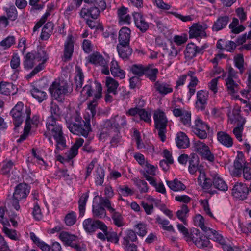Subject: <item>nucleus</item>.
I'll return each instance as SVG.
<instances>
[{
	"mask_svg": "<svg viewBox=\"0 0 251 251\" xmlns=\"http://www.w3.org/2000/svg\"><path fill=\"white\" fill-rule=\"evenodd\" d=\"M158 72V69L156 68L146 67L144 74L146 75L151 80L154 81L156 79V75Z\"/></svg>",
	"mask_w": 251,
	"mask_h": 251,
	"instance_id": "obj_50",
	"label": "nucleus"
},
{
	"mask_svg": "<svg viewBox=\"0 0 251 251\" xmlns=\"http://www.w3.org/2000/svg\"><path fill=\"white\" fill-rule=\"evenodd\" d=\"M235 121H239L241 123V125L240 126H238L237 127H236L233 129V132L235 135L236 138L239 141H242V132L243 129V126L245 123V120L240 115H237L235 117Z\"/></svg>",
	"mask_w": 251,
	"mask_h": 251,
	"instance_id": "obj_30",
	"label": "nucleus"
},
{
	"mask_svg": "<svg viewBox=\"0 0 251 251\" xmlns=\"http://www.w3.org/2000/svg\"><path fill=\"white\" fill-rule=\"evenodd\" d=\"M195 225L196 226L200 227L205 233L208 232V230L209 227H207L204 226L203 217L198 214L196 215L194 220Z\"/></svg>",
	"mask_w": 251,
	"mask_h": 251,
	"instance_id": "obj_48",
	"label": "nucleus"
},
{
	"mask_svg": "<svg viewBox=\"0 0 251 251\" xmlns=\"http://www.w3.org/2000/svg\"><path fill=\"white\" fill-rule=\"evenodd\" d=\"M103 202V206L111 214V218L113 223L118 227H121L124 225L123 218L122 215L118 212L116 211L115 209L112 207L111 202L107 199H102Z\"/></svg>",
	"mask_w": 251,
	"mask_h": 251,
	"instance_id": "obj_11",
	"label": "nucleus"
},
{
	"mask_svg": "<svg viewBox=\"0 0 251 251\" xmlns=\"http://www.w3.org/2000/svg\"><path fill=\"white\" fill-rule=\"evenodd\" d=\"M193 241L199 248H203L208 247L209 240L204 236L197 229H194L190 233V236L187 238V242Z\"/></svg>",
	"mask_w": 251,
	"mask_h": 251,
	"instance_id": "obj_9",
	"label": "nucleus"
},
{
	"mask_svg": "<svg viewBox=\"0 0 251 251\" xmlns=\"http://www.w3.org/2000/svg\"><path fill=\"white\" fill-rule=\"evenodd\" d=\"M105 86L107 91L114 95L117 94V88L119 86L118 82L110 77H107L105 80Z\"/></svg>",
	"mask_w": 251,
	"mask_h": 251,
	"instance_id": "obj_28",
	"label": "nucleus"
},
{
	"mask_svg": "<svg viewBox=\"0 0 251 251\" xmlns=\"http://www.w3.org/2000/svg\"><path fill=\"white\" fill-rule=\"evenodd\" d=\"M249 193V188L246 184L243 183H236L233 189L232 194L234 197L241 200L247 198Z\"/></svg>",
	"mask_w": 251,
	"mask_h": 251,
	"instance_id": "obj_13",
	"label": "nucleus"
},
{
	"mask_svg": "<svg viewBox=\"0 0 251 251\" xmlns=\"http://www.w3.org/2000/svg\"><path fill=\"white\" fill-rule=\"evenodd\" d=\"M209 93L208 91L200 90L197 93L196 108L201 111L204 110L207 103Z\"/></svg>",
	"mask_w": 251,
	"mask_h": 251,
	"instance_id": "obj_15",
	"label": "nucleus"
},
{
	"mask_svg": "<svg viewBox=\"0 0 251 251\" xmlns=\"http://www.w3.org/2000/svg\"><path fill=\"white\" fill-rule=\"evenodd\" d=\"M36 63L33 52H28L26 54L24 62V67L25 69H32Z\"/></svg>",
	"mask_w": 251,
	"mask_h": 251,
	"instance_id": "obj_39",
	"label": "nucleus"
},
{
	"mask_svg": "<svg viewBox=\"0 0 251 251\" xmlns=\"http://www.w3.org/2000/svg\"><path fill=\"white\" fill-rule=\"evenodd\" d=\"M65 223L68 226H72L76 221V214L74 212H71L67 214L64 219Z\"/></svg>",
	"mask_w": 251,
	"mask_h": 251,
	"instance_id": "obj_55",
	"label": "nucleus"
},
{
	"mask_svg": "<svg viewBox=\"0 0 251 251\" xmlns=\"http://www.w3.org/2000/svg\"><path fill=\"white\" fill-rule=\"evenodd\" d=\"M209 129L208 125L199 118L195 120L194 125L192 126L193 132L201 139L207 137Z\"/></svg>",
	"mask_w": 251,
	"mask_h": 251,
	"instance_id": "obj_6",
	"label": "nucleus"
},
{
	"mask_svg": "<svg viewBox=\"0 0 251 251\" xmlns=\"http://www.w3.org/2000/svg\"><path fill=\"white\" fill-rule=\"evenodd\" d=\"M127 123L125 116H116L114 118L106 120L104 121L102 126H104V130L103 132L105 135L106 134L107 129H112V128L118 129L119 130L121 127H125L126 126Z\"/></svg>",
	"mask_w": 251,
	"mask_h": 251,
	"instance_id": "obj_5",
	"label": "nucleus"
},
{
	"mask_svg": "<svg viewBox=\"0 0 251 251\" xmlns=\"http://www.w3.org/2000/svg\"><path fill=\"white\" fill-rule=\"evenodd\" d=\"M189 212V209L186 205H183L180 210L176 212V216L184 224H186V214Z\"/></svg>",
	"mask_w": 251,
	"mask_h": 251,
	"instance_id": "obj_51",
	"label": "nucleus"
},
{
	"mask_svg": "<svg viewBox=\"0 0 251 251\" xmlns=\"http://www.w3.org/2000/svg\"><path fill=\"white\" fill-rule=\"evenodd\" d=\"M226 82L227 91L229 94H233L238 91L239 85L234 80L226 78Z\"/></svg>",
	"mask_w": 251,
	"mask_h": 251,
	"instance_id": "obj_42",
	"label": "nucleus"
},
{
	"mask_svg": "<svg viewBox=\"0 0 251 251\" xmlns=\"http://www.w3.org/2000/svg\"><path fill=\"white\" fill-rule=\"evenodd\" d=\"M76 75L75 78V84L76 90L79 91L82 88L83 85L84 75L82 70L80 67H76Z\"/></svg>",
	"mask_w": 251,
	"mask_h": 251,
	"instance_id": "obj_36",
	"label": "nucleus"
},
{
	"mask_svg": "<svg viewBox=\"0 0 251 251\" xmlns=\"http://www.w3.org/2000/svg\"><path fill=\"white\" fill-rule=\"evenodd\" d=\"M189 171L190 174H194L199 169V160L197 154H192L189 160Z\"/></svg>",
	"mask_w": 251,
	"mask_h": 251,
	"instance_id": "obj_34",
	"label": "nucleus"
},
{
	"mask_svg": "<svg viewBox=\"0 0 251 251\" xmlns=\"http://www.w3.org/2000/svg\"><path fill=\"white\" fill-rule=\"evenodd\" d=\"M234 62L235 66L239 70L241 74H242L244 71V58L242 54H238L234 58Z\"/></svg>",
	"mask_w": 251,
	"mask_h": 251,
	"instance_id": "obj_56",
	"label": "nucleus"
},
{
	"mask_svg": "<svg viewBox=\"0 0 251 251\" xmlns=\"http://www.w3.org/2000/svg\"><path fill=\"white\" fill-rule=\"evenodd\" d=\"M206 233H207V235L211 239L219 242L221 244H224L225 240L223 236L221 234H219L216 230L209 228H208V232Z\"/></svg>",
	"mask_w": 251,
	"mask_h": 251,
	"instance_id": "obj_45",
	"label": "nucleus"
},
{
	"mask_svg": "<svg viewBox=\"0 0 251 251\" xmlns=\"http://www.w3.org/2000/svg\"><path fill=\"white\" fill-rule=\"evenodd\" d=\"M72 89L69 87L68 84L64 81L58 83L53 82L49 88V91L52 97L59 102H63L65 97L71 93Z\"/></svg>",
	"mask_w": 251,
	"mask_h": 251,
	"instance_id": "obj_3",
	"label": "nucleus"
},
{
	"mask_svg": "<svg viewBox=\"0 0 251 251\" xmlns=\"http://www.w3.org/2000/svg\"><path fill=\"white\" fill-rule=\"evenodd\" d=\"M191 114L190 112L185 111L180 117L181 122L186 126L189 127L191 125Z\"/></svg>",
	"mask_w": 251,
	"mask_h": 251,
	"instance_id": "obj_61",
	"label": "nucleus"
},
{
	"mask_svg": "<svg viewBox=\"0 0 251 251\" xmlns=\"http://www.w3.org/2000/svg\"><path fill=\"white\" fill-rule=\"evenodd\" d=\"M104 194L106 196L105 197H102L101 196H96L94 198V202L97 201L98 199L101 201V203L103 205V202L102 199H107L110 201L109 199L113 197L114 196V193L112 187L110 186H106L104 189Z\"/></svg>",
	"mask_w": 251,
	"mask_h": 251,
	"instance_id": "obj_43",
	"label": "nucleus"
},
{
	"mask_svg": "<svg viewBox=\"0 0 251 251\" xmlns=\"http://www.w3.org/2000/svg\"><path fill=\"white\" fill-rule=\"evenodd\" d=\"M211 176L214 188L223 192H226L228 190L227 184L218 174L213 173Z\"/></svg>",
	"mask_w": 251,
	"mask_h": 251,
	"instance_id": "obj_19",
	"label": "nucleus"
},
{
	"mask_svg": "<svg viewBox=\"0 0 251 251\" xmlns=\"http://www.w3.org/2000/svg\"><path fill=\"white\" fill-rule=\"evenodd\" d=\"M145 67L142 65L134 64L130 68L131 71L138 76H141L144 74Z\"/></svg>",
	"mask_w": 251,
	"mask_h": 251,
	"instance_id": "obj_58",
	"label": "nucleus"
},
{
	"mask_svg": "<svg viewBox=\"0 0 251 251\" xmlns=\"http://www.w3.org/2000/svg\"><path fill=\"white\" fill-rule=\"evenodd\" d=\"M23 108V103L22 102H19L10 111V114L13 119L15 129L19 127L24 121L25 111Z\"/></svg>",
	"mask_w": 251,
	"mask_h": 251,
	"instance_id": "obj_8",
	"label": "nucleus"
},
{
	"mask_svg": "<svg viewBox=\"0 0 251 251\" xmlns=\"http://www.w3.org/2000/svg\"><path fill=\"white\" fill-rule=\"evenodd\" d=\"M164 53L171 58L176 57L178 54L177 49L174 45H171L170 47L163 48Z\"/></svg>",
	"mask_w": 251,
	"mask_h": 251,
	"instance_id": "obj_60",
	"label": "nucleus"
},
{
	"mask_svg": "<svg viewBox=\"0 0 251 251\" xmlns=\"http://www.w3.org/2000/svg\"><path fill=\"white\" fill-rule=\"evenodd\" d=\"M12 87V84L11 83L1 82L0 83V93L5 95H9Z\"/></svg>",
	"mask_w": 251,
	"mask_h": 251,
	"instance_id": "obj_57",
	"label": "nucleus"
},
{
	"mask_svg": "<svg viewBox=\"0 0 251 251\" xmlns=\"http://www.w3.org/2000/svg\"><path fill=\"white\" fill-rule=\"evenodd\" d=\"M136 233L140 236L143 237L147 233V226L145 224L139 223L135 226Z\"/></svg>",
	"mask_w": 251,
	"mask_h": 251,
	"instance_id": "obj_63",
	"label": "nucleus"
},
{
	"mask_svg": "<svg viewBox=\"0 0 251 251\" xmlns=\"http://www.w3.org/2000/svg\"><path fill=\"white\" fill-rule=\"evenodd\" d=\"M229 21V18L227 16L219 17L214 22L212 29L214 31H218L226 27Z\"/></svg>",
	"mask_w": 251,
	"mask_h": 251,
	"instance_id": "obj_25",
	"label": "nucleus"
},
{
	"mask_svg": "<svg viewBox=\"0 0 251 251\" xmlns=\"http://www.w3.org/2000/svg\"><path fill=\"white\" fill-rule=\"evenodd\" d=\"M135 184L141 193H146L148 191V185L145 181L141 179H137L135 181Z\"/></svg>",
	"mask_w": 251,
	"mask_h": 251,
	"instance_id": "obj_64",
	"label": "nucleus"
},
{
	"mask_svg": "<svg viewBox=\"0 0 251 251\" xmlns=\"http://www.w3.org/2000/svg\"><path fill=\"white\" fill-rule=\"evenodd\" d=\"M127 8L125 7H122L117 11L119 23L130 24L131 17L127 14Z\"/></svg>",
	"mask_w": 251,
	"mask_h": 251,
	"instance_id": "obj_29",
	"label": "nucleus"
},
{
	"mask_svg": "<svg viewBox=\"0 0 251 251\" xmlns=\"http://www.w3.org/2000/svg\"><path fill=\"white\" fill-rule=\"evenodd\" d=\"M117 191L119 195H123L124 197L131 196L134 193L133 191L127 185L119 186Z\"/></svg>",
	"mask_w": 251,
	"mask_h": 251,
	"instance_id": "obj_53",
	"label": "nucleus"
},
{
	"mask_svg": "<svg viewBox=\"0 0 251 251\" xmlns=\"http://www.w3.org/2000/svg\"><path fill=\"white\" fill-rule=\"evenodd\" d=\"M217 139L221 144L226 147L230 148L233 146V141L232 138L225 132H218L217 133Z\"/></svg>",
	"mask_w": 251,
	"mask_h": 251,
	"instance_id": "obj_23",
	"label": "nucleus"
},
{
	"mask_svg": "<svg viewBox=\"0 0 251 251\" xmlns=\"http://www.w3.org/2000/svg\"><path fill=\"white\" fill-rule=\"evenodd\" d=\"M59 238L65 245L69 246L72 245V243L76 240V236L63 231L60 233Z\"/></svg>",
	"mask_w": 251,
	"mask_h": 251,
	"instance_id": "obj_38",
	"label": "nucleus"
},
{
	"mask_svg": "<svg viewBox=\"0 0 251 251\" xmlns=\"http://www.w3.org/2000/svg\"><path fill=\"white\" fill-rule=\"evenodd\" d=\"M73 51L74 43L72 36L69 35L64 44V57L65 61L69 60L71 58Z\"/></svg>",
	"mask_w": 251,
	"mask_h": 251,
	"instance_id": "obj_20",
	"label": "nucleus"
},
{
	"mask_svg": "<svg viewBox=\"0 0 251 251\" xmlns=\"http://www.w3.org/2000/svg\"><path fill=\"white\" fill-rule=\"evenodd\" d=\"M167 184L170 189L174 191H180L184 190L186 186L177 179H175L173 181H166Z\"/></svg>",
	"mask_w": 251,
	"mask_h": 251,
	"instance_id": "obj_33",
	"label": "nucleus"
},
{
	"mask_svg": "<svg viewBox=\"0 0 251 251\" xmlns=\"http://www.w3.org/2000/svg\"><path fill=\"white\" fill-rule=\"evenodd\" d=\"M30 93L33 97L36 99L39 102H42L47 98L46 92L36 87L32 88L30 90Z\"/></svg>",
	"mask_w": 251,
	"mask_h": 251,
	"instance_id": "obj_35",
	"label": "nucleus"
},
{
	"mask_svg": "<svg viewBox=\"0 0 251 251\" xmlns=\"http://www.w3.org/2000/svg\"><path fill=\"white\" fill-rule=\"evenodd\" d=\"M156 222L162 225L163 228L167 231L175 232V230L171 225H169V221L166 219H162L159 216L156 218Z\"/></svg>",
	"mask_w": 251,
	"mask_h": 251,
	"instance_id": "obj_49",
	"label": "nucleus"
},
{
	"mask_svg": "<svg viewBox=\"0 0 251 251\" xmlns=\"http://www.w3.org/2000/svg\"><path fill=\"white\" fill-rule=\"evenodd\" d=\"M244 160L243 158H240L238 156L236 158L234 162V173L237 176L241 174L242 171L243 170Z\"/></svg>",
	"mask_w": 251,
	"mask_h": 251,
	"instance_id": "obj_46",
	"label": "nucleus"
},
{
	"mask_svg": "<svg viewBox=\"0 0 251 251\" xmlns=\"http://www.w3.org/2000/svg\"><path fill=\"white\" fill-rule=\"evenodd\" d=\"M33 53L37 63L41 61L40 64L44 65L48 59L46 52L42 49L38 50L37 52H33Z\"/></svg>",
	"mask_w": 251,
	"mask_h": 251,
	"instance_id": "obj_41",
	"label": "nucleus"
},
{
	"mask_svg": "<svg viewBox=\"0 0 251 251\" xmlns=\"http://www.w3.org/2000/svg\"><path fill=\"white\" fill-rule=\"evenodd\" d=\"M131 31L127 27L122 28L119 32V44L118 45H129Z\"/></svg>",
	"mask_w": 251,
	"mask_h": 251,
	"instance_id": "obj_21",
	"label": "nucleus"
},
{
	"mask_svg": "<svg viewBox=\"0 0 251 251\" xmlns=\"http://www.w3.org/2000/svg\"><path fill=\"white\" fill-rule=\"evenodd\" d=\"M104 206L100 201V203H95L93 201L92 206V213L94 217L98 219H103L106 217V213Z\"/></svg>",
	"mask_w": 251,
	"mask_h": 251,
	"instance_id": "obj_22",
	"label": "nucleus"
},
{
	"mask_svg": "<svg viewBox=\"0 0 251 251\" xmlns=\"http://www.w3.org/2000/svg\"><path fill=\"white\" fill-rule=\"evenodd\" d=\"M208 28L205 23L200 24L199 23H193L189 28V38L205 37L206 36L205 30Z\"/></svg>",
	"mask_w": 251,
	"mask_h": 251,
	"instance_id": "obj_12",
	"label": "nucleus"
},
{
	"mask_svg": "<svg viewBox=\"0 0 251 251\" xmlns=\"http://www.w3.org/2000/svg\"><path fill=\"white\" fill-rule=\"evenodd\" d=\"M198 184L204 189H209L212 185V181L209 178H206L204 173L200 171V174L198 178Z\"/></svg>",
	"mask_w": 251,
	"mask_h": 251,
	"instance_id": "obj_32",
	"label": "nucleus"
},
{
	"mask_svg": "<svg viewBox=\"0 0 251 251\" xmlns=\"http://www.w3.org/2000/svg\"><path fill=\"white\" fill-rule=\"evenodd\" d=\"M103 232H105L106 239L108 241L113 242L115 244H117L119 241V237L116 232L113 231H108L107 230V227L106 226L105 231H102Z\"/></svg>",
	"mask_w": 251,
	"mask_h": 251,
	"instance_id": "obj_54",
	"label": "nucleus"
},
{
	"mask_svg": "<svg viewBox=\"0 0 251 251\" xmlns=\"http://www.w3.org/2000/svg\"><path fill=\"white\" fill-rule=\"evenodd\" d=\"M25 113H26V120H25V124L24 127V133L23 134L21 135L20 137L22 139L25 140L27 137V135L30 130L31 126V122L32 121L30 119V115H31V110L29 108H26L25 110Z\"/></svg>",
	"mask_w": 251,
	"mask_h": 251,
	"instance_id": "obj_31",
	"label": "nucleus"
},
{
	"mask_svg": "<svg viewBox=\"0 0 251 251\" xmlns=\"http://www.w3.org/2000/svg\"><path fill=\"white\" fill-rule=\"evenodd\" d=\"M66 123L70 131L74 134L87 137L91 130L90 121H84L77 113L67 117Z\"/></svg>",
	"mask_w": 251,
	"mask_h": 251,
	"instance_id": "obj_2",
	"label": "nucleus"
},
{
	"mask_svg": "<svg viewBox=\"0 0 251 251\" xmlns=\"http://www.w3.org/2000/svg\"><path fill=\"white\" fill-rule=\"evenodd\" d=\"M153 119L155 128L158 130V136L161 141L164 142L166 139L167 118L163 111L157 110L154 112Z\"/></svg>",
	"mask_w": 251,
	"mask_h": 251,
	"instance_id": "obj_4",
	"label": "nucleus"
},
{
	"mask_svg": "<svg viewBox=\"0 0 251 251\" xmlns=\"http://www.w3.org/2000/svg\"><path fill=\"white\" fill-rule=\"evenodd\" d=\"M117 50L119 56L125 60L129 58L132 52V50L129 45H117Z\"/></svg>",
	"mask_w": 251,
	"mask_h": 251,
	"instance_id": "obj_24",
	"label": "nucleus"
},
{
	"mask_svg": "<svg viewBox=\"0 0 251 251\" xmlns=\"http://www.w3.org/2000/svg\"><path fill=\"white\" fill-rule=\"evenodd\" d=\"M106 134L105 135L103 131L104 130V126H101L100 132V139L101 140L105 139L108 137H111L110 143L111 146L116 147L121 144L122 142V136L120 131L118 129L112 128V129H107Z\"/></svg>",
	"mask_w": 251,
	"mask_h": 251,
	"instance_id": "obj_7",
	"label": "nucleus"
},
{
	"mask_svg": "<svg viewBox=\"0 0 251 251\" xmlns=\"http://www.w3.org/2000/svg\"><path fill=\"white\" fill-rule=\"evenodd\" d=\"M53 24L51 22H49L45 24L42 29L40 36L41 39L47 40L50 37L51 33L53 31Z\"/></svg>",
	"mask_w": 251,
	"mask_h": 251,
	"instance_id": "obj_37",
	"label": "nucleus"
},
{
	"mask_svg": "<svg viewBox=\"0 0 251 251\" xmlns=\"http://www.w3.org/2000/svg\"><path fill=\"white\" fill-rule=\"evenodd\" d=\"M89 197L88 192L83 194L78 201L80 216H83L85 211V206Z\"/></svg>",
	"mask_w": 251,
	"mask_h": 251,
	"instance_id": "obj_40",
	"label": "nucleus"
},
{
	"mask_svg": "<svg viewBox=\"0 0 251 251\" xmlns=\"http://www.w3.org/2000/svg\"><path fill=\"white\" fill-rule=\"evenodd\" d=\"M133 16L136 26L141 32H145L149 29V25L145 21L143 15L139 12H134Z\"/></svg>",
	"mask_w": 251,
	"mask_h": 251,
	"instance_id": "obj_17",
	"label": "nucleus"
},
{
	"mask_svg": "<svg viewBox=\"0 0 251 251\" xmlns=\"http://www.w3.org/2000/svg\"><path fill=\"white\" fill-rule=\"evenodd\" d=\"M30 192V187L25 183H20L15 188L14 198L21 200L25 199Z\"/></svg>",
	"mask_w": 251,
	"mask_h": 251,
	"instance_id": "obj_16",
	"label": "nucleus"
},
{
	"mask_svg": "<svg viewBox=\"0 0 251 251\" xmlns=\"http://www.w3.org/2000/svg\"><path fill=\"white\" fill-rule=\"evenodd\" d=\"M154 88L159 93L164 95L173 91V89L170 85L165 82H156L154 84Z\"/></svg>",
	"mask_w": 251,
	"mask_h": 251,
	"instance_id": "obj_27",
	"label": "nucleus"
},
{
	"mask_svg": "<svg viewBox=\"0 0 251 251\" xmlns=\"http://www.w3.org/2000/svg\"><path fill=\"white\" fill-rule=\"evenodd\" d=\"M50 113L51 115L50 117H53V118L57 119V120H59L62 111L57 105L52 104L51 105Z\"/></svg>",
	"mask_w": 251,
	"mask_h": 251,
	"instance_id": "obj_59",
	"label": "nucleus"
},
{
	"mask_svg": "<svg viewBox=\"0 0 251 251\" xmlns=\"http://www.w3.org/2000/svg\"><path fill=\"white\" fill-rule=\"evenodd\" d=\"M101 11H102L101 8L97 5L90 7L85 6L81 9L80 14L82 18L91 17L93 19H97Z\"/></svg>",
	"mask_w": 251,
	"mask_h": 251,
	"instance_id": "obj_18",
	"label": "nucleus"
},
{
	"mask_svg": "<svg viewBox=\"0 0 251 251\" xmlns=\"http://www.w3.org/2000/svg\"><path fill=\"white\" fill-rule=\"evenodd\" d=\"M90 62L100 66H104L106 63L103 56L98 53H93L90 56Z\"/></svg>",
	"mask_w": 251,
	"mask_h": 251,
	"instance_id": "obj_44",
	"label": "nucleus"
},
{
	"mask_svg": "<svg viewBox=\"0 0 251 251\" xmlns=\"http://www.w3.org/2000/svg\"><path fill=\"white\" fill-rule=\"evenodd\" d=\"M176 142L177 146L179 148H186L189 145V140L185 133L182 132L177 133Z\"/></svg>",
	"mask_w": 251,
	"mask_h": 251,
	"instance_id": "obj_26",
	"label": "nucleus"
},
{
	"mask_svg": "<svg viewBox=\"0 0 251 251\" xmlns=\"http://www.w3.org/2000/svg\"><path fill=\"white\" fill-rule=\"evenodd\" d=\"M104 177V171L101 167H98L96 170L95 183L97 185H102Z\"/></svg>",
	"mask_w": 251,
	"mask_h": 251,
	"instance_id": "obj_52",
	"label": "nucleus"
},
{
	"mask_svg": "<svg viewBox=\"0 0 251 251\" xmlns=\"http://www.w3.org/2000/svg\"><path fill=\"white\" fill-rule=\"evenodd\" d=\"M59 122L60 120H57V119L53 117H49L46 123L49 134L53 137L56 142L55 153L56 154L59 153L60 150L66 147V140L63 135L61 125Z\"/></svg>",
	"mask_w": 251,
	"mask_h": 251,
	"instance_id": "obj_1",
	"label": "nucleus"
},
{
	"mask_svg": "<svg viewBox=\"0 0 251 251\" xmlns=\"http://www.w3.org/2000/svg\"><path fill=\"white\" fill-rule=\"evenodd\" d=\"M84 230L89 233H94L97 229L99 228L102 231H105L106 225L98 220H93L92 218L85 219L83 222Z\"/></svg>",
	"mask_w": 251,
	"mask_h": 251,
	"instance_id": "obj_10",
	"label": "nucleus"
},
{
	"mask_svg": "<svg viewBox=\"0 0 251 251\" xmlns=\"http://www.w3.org/2000/svg\"><path fill=\"white\" fill-rule=\"evenodd\" d=\"M8 18L11 20L14 21L17 18V11L16 7L14 5H11L9 8L6 10Z\"/></svg>",
	"mask_w": 251,
	"mask_h": 251,
	"instance_id": "obj_62",
	"label": "nucleus"
},
{
	"mask_svg": "<svg viewBox=\"0 0 251 251\" xmlns=\"http://www.w3.org/2000/svg\"><path fill=\"white\" fill-rule=\"evenodd\" d=\"M15 37L9 36L0 42V50H3L10 48L15 43Z\"/></svg>",
	"mask_w": 251,
	"mask_h": 251,
	"instance_id": "obj_47",
	"label": "nucleus"
},
{
	"mask_svg": "<svg viewBox=\"0 0 251 251\" xmlns=\"http://www.w3.org/2000/svg\"><path fill=\"white\" fill-rule=\"evenodd\" d=\"M207 47L205 44L199 47L193 43H189L185 50V56L188 59H192L197 54L202 53L203 50Z\"/></svg>",
	"mask_w": 251,
	"mask_h": 251,
	"instance_id": "obj_14",
	"label": "nucleus"
}]
</instances>
